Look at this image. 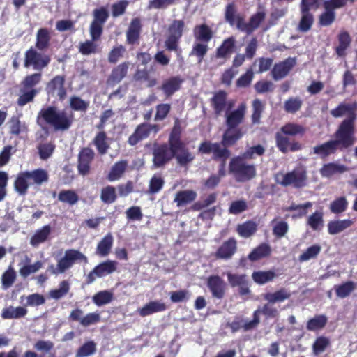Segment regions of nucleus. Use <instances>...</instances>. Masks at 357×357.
Instances as JSON below:
<instances>
[{
    "label": "nucleus",
    "instance_id": "55",
    "mask_svg": "<svg viewBox=\"0 0 357 357\" xmlns=\"http://www.w3.org/2000/svg\"><path fill=\"white\" fill-rule=\"evenodd\" d=\"M321 248L319 245H313L305 250L298 257L301 262L314 259L321 252Z\"/></svg>",
    "mask_w": 357,
    "mask_h": 357
},
{
    "label": "nucleus",
    "instance_id": "39",
    "mask_svg": "<svg viewBox=\"0 0 357 357\" xmlns=\"http://www.w3.org/2000/svg\"><path fill=\"white\" fill-rule=\"evenodd\" d=\"M276 276L277 274L272 270L267 271H255L252 274L253 280L259 284H264L266 282H271Z\"/></svg>",
    "mask_w": 357,
    "mask_h": 357
},
{
    "label": "nucleus",
    "instance_id": "45",
    "mask_svg": "<svg viewBox=\"0 0 357 357\" xmlns=\"http://www.w3.org/2000/svg\"><path fill=\"white\" fill-rule=\"evenodd\" d=\"M271 252V248L267 244L263 243L259 245L257 248L254 249L251 253L248 255V258L250 261H257L261 258L265 257L269 255Z\"/></svg>",
    "mask_w": 357,
    "mask_h": 357
},
{
    "label": "nucleus",
    "instance_id": "56",
    "mask_svg": "<svg viewBox=\"0 0 357 357\" xmlns=\"http://www.w3.org/2000/svg\"><path fill=\"white\" fill-rule=\"evenodd\" d=\"M281 132L284 135L293 136L296 135H303L305 132V129L301 125L289 123L281 128Z\"/></svg>",
    "mask_w": 357,
    "mask_h": 357
},
{
    "label": "nucleus",
    "instance_id": "61",
    "mask_svg": "<svg viewBox=\"0 0 357 357\" xmlns=\"http://www.w3.org/2000/svg\"><path fill=\"white\" fill-rule=\"evenodd\" d=\"M330 345V340L326 337H319L316 339L313 344L312 349L313 352L316 355H319L323 353L325 349Z\"/></svg>",
    "mask_w": 357,
    "mask_h": 357
},
{
    "label": "nucleus",
    "instance_id": "1",
    "mask_svg": "<svg viewBox=\"0 0 357 357\" xmlns=\"http://www.w3.org/2000/svg\"><path fill=\"white\" fill-rule=\"evenodd\" d=\"M38 117H41L45 122L53 127L55 130H68L73 122V116L55 107H47L42 109Z\"/></svg>",
    "mask_w": 357,
    "mask_h": 357
},
{
    "label": "nucleus",
    "instance_id": "17",
    "mask_svg": "<svg viewBox=\"0 0 357 357\" xmlns=\"http://www.w3.org/2000/svg\"><path fill=\"white\" fill-rule=\"evenodd\" d=\"M94 156V153L89 148L83 149L79 154L78 170L82 175H86L90 169V163Z\"/></svg>",
    "mask_w": 357,
    "mask_h": 357
},
{
    "label": "nucleus",
    "instance_id": "62",
    "mask_svg": "<svg viewBox=\"0 0 357 357\" xmlns=\"http://www.w3.org/2000/svg\"><path fill=\"white\" fill-rule=\"evenodd\" d=\"M273 225V232L275 236L278 238L283 237L289 229L288 224L284 221H276L273 220L272 222Z\"/></svg>",
    "mask_w": 357,
    "mask_h": 357
},
{
    "label": "nucleus",
    "instance_id": "32",
    "mask_svg": "<svg viewBox=\"0 0 357 357\" xmlns=\"http://www.w3.org/2000/svg\"><path fill=\"white\" fill-rule=\"evenodd\" d=\"M27 174L32 184L38 186L47 183L49 179L48 172L45 169L41 168L32 171H27Z\"/></svg>",
    "mask_w": 357,
    "mask_h": 357
},
{
    "label": "nucleus",
    "instance_id": "6",
    "mask_svg": "<svg viewBox=\"0 0 357 357\" xmlns=\"http://www.w3.org/2000/svg\"><path fill=\"white\" fill-rule=\"evenodd\" d=\"M185 22L183 20H174L168 29V37L165 41V47L168 50H176L178 43L183 35Z\"/></svg>",
    "mask_w": 357,
    "mask_h": 357
},
{
    "label": "nucleus",
    "instance_id": "41",
    "mask_svg": "<svg viewBox=\"0 0 357 357\" xmlns=\"http://www.w3.org/2000/svg\"><path fill=\"white\" fill-rule=\"evenodd\" d=\"M50 40V31L47 29H40L36 34V47L43 50L48 47Z\"/></svg>",
    "mask_w": 357,
    "mask_h": 357
},
{
    "label": "nucleus",
    "instance_id": "23",
    "mask_svg": "<svg viewBox=\"0 0 357 357\" xmlns=\"http://www.w3.org/2000/svg\"><path fill=\"white\" fill-rule=\"evenodd\" d=\"M193 34L195 40L208 43L213 38V32L206 24H199L195 26Z\"/></svg>",
    "mask_w": 357,
    "mask_h": 357
},
{
    "label": "nucleus",
    "instance_id": "11",
    "mask_svg": "<svg viewBox=\"0 0 357 357\" xmlns=\"http://www.w3.org/2000/svg\"><path fill=\"white\" fill-rule=\"evenodd\" d=\"M199 151L202 153H211L213 154L215 159L227 160L229 155L230 152L225 148H221L220 145L218 143H211L209 142H204L202 143L199 147Z\"/></svg>",
    "mask_w": 357,
    "mask_h": 357
},
{
    "label": "nucleus",
    "instance_id": "54",
    "mask_svg": "<svg viewBox=\"0 0 357 357\" xmlns=\"http://www.w3.org/2000/svg\"><path fill=\"white\" fill-rule=\"evenodd\" d=\"M58 199L61 202L67 203L70 205H74L78 202L79 197L75 191L66 190H61L59 192Z\"/></svg>",
    "mask_w": 357,
    "mask_h": 357
},
{
    "label": "nucleus",
    "instance_id": "47",
    "mask_svg": "<svg viewBox=\"0 0 357 357\" xmlns=\"http://www.w3.org/2000/svg\"><path fill=\"white\" fill-rule=\"evenodd\" d=\"M335 289L337 296L343 298L347 297L356 289V284L354 282L348 281L335 286Z\"/></svg>",
    "mask_w": 357,
    "mask_h": 357
},
{
    "label": "nucleus",
    "instance_id": "21",
    "mask_svg": "<svg viewBox=\"0 0 357 357\" xmlns=\"http://www.w3.org/2000/svg\"><path fill=\"white\" fill-rule=\"evenodd\" d=\"M236 250V241L230 238L225 241L217 250L215 256L217 258L227 259L231 257Z\"/></svg>",
    "mask_w": 357,
    "mask_h": 357
},
{
    "label": "nucleus",
    "instance_id": "57",
    "mask_svg": "<svg viewBox=\"0 0 357 357\" xmlns=\"http://www.w3.org/2000/svg\"><path fill=\"white\" fill-rule=\"evenodd\" d=\"M303 101L300 98H289L284 102V108L287 112L294 114L301 109Z\"/></svg>",
    "mask_w": 357,
    "mask_h": 357
},
{
    "label": "nucleus",
    "instance_id": "52",
    "mask_svg": "<svg viewBox=\"0 0 357 357\" xmlns=\"http://www.w3.org/2000/svg\"><path fill=\"white\" fill-rule=\"evenodd\" d=\"M348 206V202L345 197H340L333 200L330 204V210L333 213H342Z\"/></svg>",
    "mask_w": 357,
    "mask_h": 357
},
{
    "label": "nucleus",
    "instance_id": "51",
    "mask_svg": "<svg viewBox=\"0 0 357 357\" xmlns=\"http://www.w3.org/2000/svg\"><path fill=\"white\" fill-rule=\"evenodd\" d=\"M112 299V292L107 290L99 291L93 296V301L98 306L106 305L110 303Z\"/></svg>",
    "mask_w": 357,
    "mask_h": 357
},
{
    "label": "nucleus",
    "instance_id": "16",
    "mask_svg": "<svg viewBox=\"0 0 357 357\" xmlns=\"http://www.w3.org/2000/svg\"><path fill=\"white\" fill-rule=\"evenodd\" d=\"M245 112L246 105L245 103H241L236 109L227 113V126L238 128V126L243 121Z\"/></svg>",
    "mask_w": 357,
    "mask_h": 357
},
{
    "label": "nucleus",
    "instance_id": "3",
    "mask_svg": "<svg viewBox=\"0 0 357 357\" xmlns=\"http://www.w3.org/2000/svg\"><path fill=\"white\" fill-rule=\"evenodd\" d=\"M335 143L338 149H344L351 146L356 141L354 137V125L351 120H344L335 133Z\"/></svg>",
    "mask_w": 357,
    "mask_h": 357
},
{
    "label": "nucleus",
    "instance_id": "26",
    "mask_svg": "<svg viewBox=\"0 0 357 357\" xmlns=\"http://www.w3.org/2000/svg\"><path fill=\"white\" fill-rule=\"evenodd\" d=\"M52 231L50 225H45L40 229L36 230L30 240V244L33 247H38L40 244L45 242Z\"/></svg>",
    "mask_w": 357,
    "mask_h": 357
},
{
    "label": "nucleus",
    "instance_id": "28",
    "mask_svg": "<svg viewBox=\"0 0 357 357\" xmlns=\"http://www.w3.org/2000/svg\"><path fill=\"white\" fill-rule=\"evenodd\" d=\"M27 314V310L22 306H9L3 308L1 312V317L4 319H16L24 317Z\"/></svg>",
    "mask_w": 357,
    "mask_h": 357
},
{
    "label": "nucleus",
    "instance_id": "42",
    "mask_svg": "<svg viewBox=\"0 0 357 357\" xmlns=\"http://www.w3.org/2000/svg\"><path fill=\"white\" fill-rule=\"evenodd\" d=\"M70 289V284L69 282L63 280L59 283L57 289L50 291L49 295L52 298L59 300L65 296L69 292Z\"/></svg>",
    "mask_w": 357,
    "mask_h": 357
},
{
    "label": "nucleus",
    "instance_id": "27",
    "mask_svg": "<svg viewBox=\"0 0 357 357\" xmlns=\"http://www.w3.org/2000/svg\"><path fill=\"white\" fill-rule=\"evenodd\" d=\"M130 63L124 62L114 68L108 79L109 84H115L120 82L126 75Z\"/></svg>",
    "mask_w": 357,
    "mask_h": 357
},
{
    "label": "nucleus",
    "instance_id": "30",
    "mask_svg": "<svg viewBox=\"0 0 357 357\" xmlns=\"http://www.w3.org/2000/svg\"><path fill=\"white\" fill-rule=\"evenodd\" d=\"M354 222L349 219L330 221L328 223V231L331 235L337 234L353 225Z\"/></svg>",
    "mask_w": 357,
    "mask_h": 357
},
{
    "label": "nucleus",
    "instance_id": "36",
    "mask_svg": "<svg viewBox=\"0 0 357 357\" xmlns=\"http://www.w3.org/2000/svg\"><path fill=\"white\" fill-rule=\"evenodd\" d=\"M140 29V20L137 18L132 20L126 33L128 43L133 44L138 40Z\"/></svg>",
    "mask_w": 357,
    "mask_h": 357
},
{
    "label": "nucleus",
    "instance_id": "29",
    "mask_svg": "<svg viewBox=\"0 0 357 357\" xmlns=\"http://www.w3.org/2000/svg\"><path fill=\"white\" fill-rule=\"evenodd\" d=\"M165 303L160 301H151L138 310L141 317H146L153 313L160 312L166 310Z\"/></svg>",
    "mask_w": 357,
    "mask_h": 357
},
{
    "label": "nucleus",
    "instance_id": "25",
    "mask_svg": "<svg viewBox=\"0 0 357 357\" xmlns=\"http://www.w3.org/2000/svg\"><path fill=\"white\" fill-rule=\"evenodd\" d=\"M197 195V192L192 190H180L176 192L174 202L178 207L183 206L193 202Z\"/></svg>",
    "mask_w": 357,
    "mask_h": 357
},
{
    "label": "nucleus",
    "instance_id": "13",
    "mask_svg": "<svg viewBox=\"0 0 357 357\" xmlns=\"http://www.w3.org/2000/svg\"><path fill=\"white\" fill-rule=\"evenodd\" d=\"M356 102H341L337 107L331 110L330 113L335 118L347 116L348 118L345 120H351V123H354V121L356 118Z\"/></svg>",
    "mask_w": 357,
    "mask_h": 357
},
{
    "label": "nucleus",
    "instance_id": "43",
    "mask_svg": "<svg viewBox=\"0 0 357 357\" xmlns=\"http://www.w3.org/2000/svg\"><path fill=\"white\" fill-rule=\"evenodd\" d=\"M328 321L325 315L321 314L310 319L307 323V329L310 331H315L322 329Z\"/></svg>",
    "mask_w": 357,
    "mask_h": 357
},
{
    "label": "nucleus",
    "instance_id": "34",
    "mask_svg": "<svg viewBox=\"0 0 357 357\" xmlns=\"http://www.w3.org/2000/svg\"><path fill=\"white\" fill-rule=\"evenodd\" d=\"M31 261V259L28 257H25L26 264L21 266L20 268V274L23 278H26L32 273H35L38 271L43 266V262L38 261L33 264H29Z\"/></svg>",
    "mask_w": 357,
    "mask_h": 357
},
{
    "label": "nucleus",
    "instance_id": "33",
    "mask_svg": "<svg viewBox=\"0 0 357 357\" xmlns=\"http://www.w3.org/2000/svg\"><path fill=\"white\" fill-rule=\"evenodd\" d=\"M337 149L335 143L333 140H330L326 143L314 146L313 148V152L314 154L324 158L334 153Z\"/></svg>",
    "mask_w": 357,
    "mask_h": 357
},
{
    "label": "nucleus",
    "instance_id": "37",
    "mask_svg": "<svg viewBox=\"0 0 357 357\" xmlns=\"http://www.w3.org/2000/svg\"><path fill=\"white\" fill-rule=\"evenodd\" d=\"M128 167V162L126 160H121L116 162L112 167L108 174L107 178L110 181H114L119 179L125 172Z\"/></svg>",
    "mask_w": 357,
    "mask_h": 357
},
{
    "label": "nucleus",
    "instance_id": "49",
    "mask_svg": "<svg viewBox=\"0 0 357 357\" xmlns=\"http://www.w3.org/2000/svg\"><path fill=\"white\" fill-rule=\"evenodd\" d=\"M257 230V225L252 221H248L237 227L238 234L244 238H248L252 235Z\"/></svg>",
    "mask_w": 357,
    "mask_h": 357
},
{
    "label": "nucleus",
    "instance_id": "8",
    "mask_svg": "<svg viewBox=\"0 0 357 357\" xmlns=\"http://www.w3.org/2000/svg\"><path fill=\"white\" fill-rule=\"evenodd\" d=\"M118 262L112 260H107L96 266L87 275L86 281L91 284L96 278H102L111 274L116 271Z\"/></svg>",
    "mask_w": 357,
    "mask_h": 357
},
{
    "label": "nucleus",
    "instance_id": "4",
    "mask_svg": "<svg viewBox=\"0 0 357 357\" xmlns=\"http://www.w3.org/2000/svg\"><path fill=\"white\" fill-rule=\"evenodd\" d=\"M275 181L283 186L292 185L295 188H302L307 184V173L305 170L298 168L286 174H277Z\"/></svg>",
    "mask_w": 357,
    "mask_h": 357
},
{
    "label": "nucleus",
    "instance_id": "58",
    "mask_svg": "<svg viewBox=\"0 0 357 357\" xmlns=\"http://www.w3.org/2000/svg\"><path fill=\"white\" fill-rule=\"evenodd\" d=\"M208 50V47L207 43L196 40L193 44L190 55L197 56L199 58V62L200 63L207 53Z\"/></svg>",
    "mask_w": 357,
    "mask_h": 357
},
{
    "label": "nucleus",
    "instance_id": "12",
    "mask_svg": "<svg viewBox=\"0 0 357 357\" xmlns=\"http://www.w3.org/2000/svg\"><path fill=\"white\" fill-rule=\"evenodd\" d=\"M296 64V59L291 57H289L282 61L275 63L271 70L273 79L280 80L285 77Z\"/></svg>",
    "mask_w": 357,
    "mask_h": 357
},
{
    "label": "nucleus",
    "instance_id": "20",
    "mask_svg": "<svg viewBox=\"0 0 357 357\" xmlns=\"http://www.w3.org/2000/svg\"><path fill=\"white\" fill-rule=\"evenodd\" d=\"M236 46V38L233 36L225 39L221 45L215 51V56L218 59H228L234 52Z\"/></svg>",
    "mask_w": 357,
    "mask_h": 357
},
{
    "label": "nucleus",
    "instance_id": "64",
    "mask_svg": "<svg viewBox=\"0 0 357 357\" xmlns=\"http://www.w3.org/2000/svg\"><path fill=\"white\" fill-rule=\"evenodd\" d=\"M67 254L68 255L69 259H70L73 266L75 263H81L83 262L84 264L88 263V259L86 256H85L80 251L75 249H69L66 250Z\"/></svg>",
    "mask_w": 357,
    "mask_h": 357
},
{
    "label": "nucleus",
    "instance_id": "15",
    "mask_svg": "<svg viewBox=\"0 0 357 357\" xmlns=\"http://www.w3.org/2000/svg\"><path fill=\"white\" fill-rule=\"evenodd\" d=\"M211 102L217 114H220L225 109L229 110L232 108L234 104L231 100L227 102V93L222 91L215 93L211 100Z\"/></svg>",
    "mask_w": 357,
    "mask_h": 357
},
{
    "label": "nucleus",
    "instance_id": "46",
    "mask_svg": "<svg viewBox=\"0 0 357 357\" xmlns=\"http://www.w3.org/2000/svg\"><path fill=\"white\" fill-rule=\"evenodd\" d=\"M351 43V38L347 32H342L338 36V45L336 47V52L338 56L344 55L345 50Z\"/></svg>",
    "mask_w": 357,
    "mask_h": 357
},
{
    "label": "nucleus",
    "instance_id": "60",
    "mask_svg": "<svg viewBox=\"0 0 357 357\" xmlns=\"http://www.w3.org/2000/svg\"><path fill=\"white\" fill-rule=\"evenodd\" d=\"M16 273L14 269L10 266L7 271L2 275L1 282L2 287L6 289L12 286L15 280Z\"/></svg>",
    "mask_w": 357,
    "mask_h": 357
},
{
    "label": "nucleus",
    "instance_id": "9",
    "mask_svg": "<svg viewBox=\"0 0 357 357\" xmlns=\"http://www.w3.org/2000/svg\"><path fill=\"white\" fill-rule=\"evenodd\" d=\"M160 130L158 125L142 123L137 127L134 133L128 139V143L131 146L137 144L139 141L147 138L151 132L156 134Z\"/></svg>",
    "mask_w": 357,
    "mask_h": 357
},
{
    "label": "nucleus",
    "instance_id": "35",
    "mask_svg": "<svg viewBox=\"0 0 357 357\" xmlns=\"http://www.w3.org/2000/svg\"><path fill=\"white\" fill-rule=\"evenodd\" d=\"M114 238L108 233L98 244L96 253L102 257L109 255L113 245Z\"/></svg>",
    "mask_w": 357,
    "mask_h": 357
},
{
    "label": "nucleus",
    "instance_id": "5",
    "mask_svg": "<svg viewBox=\"0 0 357 357\" xmlns=\"http://www.w3.org/2000/svg\"><path fill=\"white\" fill-rule=\"evenodd\" d=\"M169 144L173 149L174 157L177 163L182 167H186L191 163L195 156L182 143L177 135L172 133L169 139Z\"/></svg>",
    "mask_w": 357,
    "mask_h": 357
},
{
    "label": "nucleus",
    "instance_id": "10",
    "mask_svg": "<svg viewBox=\"0 0 357 357\" xmlns=\"http://www.w3.org/2000/svg\"><path fill=\"white\" fill-rule=\"evenodd\" d=\"M153 163L155 168L160 167L168 162L173 157V149L169 145L163 144L155 149L153 153Z\"/></svg>",
    "mask_w": 357,
    "mask_h": 357
},
{
    "label": "nucleus",
    "instance_id": "59",
    "mask_svg": "<svg viewBox=\"0 0 357 357\" xmlns=\"http://www.w3.org/2000/svg\"><path fill=\"white\" fill-rule=\"evenodd\" d=\"M116 199V190L113 186L108 185L101 190L100 199L105 204H112Z\"/></svg>",
    "mask_w": 357,
    "mask_h": 357
},
{
    "label": "nucleus",
    "instance_id": "50",
    "mask_svg": "<svg viewBox=\"0 0 357 357\" xmlns=\"http://www.w3.org/2000/svg\"><path fill=\"white\" fill-rule=\"evenodd\" d=\"M307 225L315 231L321 230L324 226L323 213L316 211L308 217Z\"/></svg>",
    "mask_w": 357,
    "mask_h": 357
},
{
    "label": "nucleus",
    "instance_id": "40",
    "mask_svg": "<svg viewBox=\"0 0 357 357\" xmlns=\"http://www.w3.org/2000/svg\"><path fill=\"white\" fill-rule=\"evenodd\" d=\"M64 79L61 76H56L48 84V89L52 93H56V95L63 99L66 96V91L63 88Z\"/></svg>",
    "mask_w": 357,
    "mask_h": 357
},
{
    "label": "nucleus",
    "instance_id": "14",
    "mask_svg": "<svg viewBox=\"0 0 357 357\" xmlns=\"http://www.w3.org/2000/svg\"><path fill=\"white\" fill-rule=\"evenodd\" d=\"M207 286L213 297L218 299L224 297L226 284L218 275H211L207 280Z\"/></svg>",
    "mask_w": 357,
    "mask_h": 357
},
{
    "label": "nucleus",
    "instance_id": "18",
    "mask_svg": "<svg viewBox=\"0 0 357 357\" xmlns=\"http://www.w3.org/2000/svg\"><path fill=\"white\" fill-rule=\"evenodd\" d=\"M243 134L244 132L240 128L227 126L221 143L224 146H232L243 136Z\"/></svg>",
    "mask_w": 357,
    "mask_h": 357
},
{
    "label": "nucleus",
    "instance_id": "38",
    "mask_svg": "<svg viewBox=\"0 0 357 357\" xmlns=\"http://www.w3.org/2000/svg\"><path fill=\"white\" fill-rule=\"evenodd\" d=\"M73 266V264L70 259L68 258L66 250L65 251L64 255L57 260L56 267L54 268L53 266L49 267L52 269L53 274H61L65 273L67 270L70 269Z\"/></svg>",
    "mask_w": 357,
    "mask_h": 357
},
{
    "label": "nucleus",
    "instance_id": "63",
    "mask_svg": "<svg viewBox=\"0 0 357 357\" xmlns=\"http://www.w3.org/2000/svg\"><path fill=\"white\" fill-rule=\"evenodd\" d=\"M96 349V344L93 341H89L78 349L76 357H87L93 354Z\"/></svg>",
    "mask_w": 357,
    "mask_h": 357
},
{
    "label": "nucleus",
    "instance_id": "31",
    "mask_svg": "<svg viewBox=\"0 0 357 357\" xmlns=\"http://www.w3.org/2000/svg\"><path fill=\"white\" fill-rule=\"evenodd\" d=\"M183 79L180 77H172L164 81L162 85V90L167 96H172L180 89Z\"/></svg>",
    "mask_w": 357,
    "mask_h": 357
},
{
    "label": "nucleus",
    "instance_id": "48",
    "mask_svg": "<svg viewBox=\"0 0 357 357\" xmlns=\"http://www.w3.org/2000/svg\"><path fill=\"white\" fill-rule=\"evenodd\" d=\"M38 91L35 89H24L23 87L20 89V95L17 100V104L20 106H24L29 102H31L37 94Z\"/></svg>",
    "mask_w": 357,
    "mask_h": 357
},
{
    "label": "nucleus",
    "instance_id": "24",
    "mask_svg": "<svg viewBox=\"0 0 357 357\" xmlns=\"http://www.w3.org/2000/svg\"><path fill=\"white\" fill-rule=\"evenodd\" d=\"M348 170L344 165L335 162H330L324 165L320 169V174L323 177H331L338 174H342Z\"/></svg>",
    "mask_w": 357,
    "mask_h": 357
},
{
    "label": "nucleus",
    "instance_id": "22",
    "mask_svg": "<svg viewBox=\"0 0 357 357\" xmlns=\"http://www.w3.org/2000/svg\"><path fill=\"white\" fill-rule=\"evenodd\" d=\"M291 292L285 289L281 288L274 292H268L263 295V298L271 303H282L291 297Z\"/></svg>",
    "mask_w": 357,
    "mask_h": 357
},
{
    "label": "nucleus",
    "instance_id": "53",
    "mask_svg": "<svg viewBox=\"0 0 357 357\" xmlns=\"http://www.w3.org/2000/svg\"><path fill=\"white\" fill-rule=\"evenodd\" d=\"M259 316L260 314H264L266 318H277L279 317V311L273 305V303H267L262 307L255 310Z\"/></svg>",
    "mask_w": 357,
    "mask_h": 357
},
{
    "label": "nucleus",
    "instance_id": "7",
    "mask_svg": "<svg viewBox=\"0 0 357 357\" xmlns=\"http://www.w3.org/2000/svg\"><path fill=\"white\" fill-rule=\"evenodd\" d=\"M50 59L47 55L38 52L33 48H30L25 53L24 66H33L35 70H41L48 65Z\"/></svg>",
    "mask_w": 357,
    "mask_h": 357
},
{
    "label": "nucleus",
    "instance_id": "19",
    "mask_svg": "<svg viewBox=\"0 0 357 357\" xmlns=\"http://www.w3.org/2000/svg\"><path fill=\"white\" fill-rule=\"evenodd\" d=\"M32 185L27 171H24L17 174L14 181V189L20 195L23 196L27 193L29 187Z\"/></svg>",
    "mask_w": 357,
    "mask_h": 357
},
{
    "label": "nucleus",
    "instance_id": "2",
    "mask_svg": "<svg viewBox=\"0 0 357 357\" xmlns=\"http://www.w3.org/2000/svg\"><path fill=\"white\" fill-rule=\"evenodd\" d=\"M243 157L233 158L229 165V173L238 182H245L254 178L256 168L254 165L245 161Z\"/></svg>",
    "mask_w": 357,
    "mask_h": 357
},
{
    "label": "nucleus",
    "instance_id": "44",
    "mask_svg": "<svg viewBox=\"0 0 357 357\" xmlns=\"http://www.w3.org/2000/svg\"><path fill=\"white\" fill-rule=\"evenodd\" d=\"M266 17V12L264 9L262 8L259 9L257 13L250 17L249 20V24L251 33L261 26V23L264 21Z\"/></svg>",
    "mask_w": 357,
    "mask_h": 357
}]
</instances>
